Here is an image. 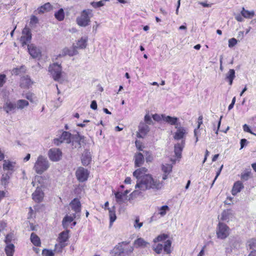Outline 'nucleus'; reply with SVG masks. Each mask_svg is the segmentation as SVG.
I'll return each instance as SVG.
<instances>
[{"mask_svg": "<svg viewBox=\"0 0 256 256\" xmlns=\"http://www.w3.org/2000/svg\"><path fill=\"white\" fill-rule=\"evenodd\" d=\"M28 102L24 100H20L17 101L16 104V108L22 109L24 107L27 106L28 105Z\"/></svg>", "mask_w": 256, "mask_h": 256, "instance_id": "obj_39", "label": "nucleus"}, {"mask_svg": "<svg viewBox=\"0 0 256 256\" xmlns=\"http://www.w3.org/2000/svg\"><path fill=\"white\" fill-rule=\"evenodd\" d=\"M134 162L136 168L141 166L144 162V155L140 152L136 153L134 156Z\"/></svg>", "mask_w": 256, "mask_h": 256, "instance_id": "obj_20", "label": "nucleus"}, {"mask_svg": "<svg viewBox=\"0 0 256 256\" xmlns=\"http://www.w3.org/2000/svg\"><path fill=\"white\" fill-rule=\"evenodd\" d=\"M247 142V140L245 138H243L240 140V149L242 148L244 146Z\"/></svg>", "mask_w": 256, "mask_h": 256, "instance_id": "obj_63", "label": "nucleus"}, {"mask_svg": "<svg viewBox=\"0 0 256 256\" xmlns=\"http://www.w3.org/2000/svg\"><path fill=\"white\" fill-rule=\"evenodd\" d=\"M90 107L92 109L96 110L97 109V103L94 100H92L91 102Z\"/></svg>", "mask_w": 256, "mask_h": 256, "instance_id": "obj_60", "label": "nucleus"}, {"mask_svg": "<svg viewBox=\"0 0 256 256\" xmlns=\"http://www.w3.org/2000/svg\"><path fill=\"white\" fill-rule=\"evenodd\" d=\"M68 230L64 231L60 233L58 237L60 239V243L56 244V249L58 246H60V248L62 249L65 246L64 242L68 240Z\"/></svg>", "mask_w": 256, "mask_h": 256, "instance_id": "obj_13", "label": "nucleus"}, {"mask_svg": "<svg viewBox=\"0 0 256 256\" xmlns=\"http://www.w3.org/2000/svg\"><path fill=\"white\" fill-rule=\"evenodd\" d=\"M144 121L148 124H152L153 122L150 116L148 114L145 116Z\"/></svg>", "mask_w": 256, "mask_h": 256, "instance_id": "obj_55", "label": "nucleus"}, {"mask_svg": "<svg viewBox=\"0 0 256 256\" xmlns=\"http://www.w3.org/2000/svg\"><path fill=\"white\" fill-rule=\"evenodd\" d=\"M72 209L75 212L76 214L80 213L81 210V204L78 198H74L70 204Z\"/></svg>", "mask_w": 256, "mask_h": 256, "instance_id": "obj_16", "label": "nucleus"}, {"mask_svg": "<svg viewBox=\"0 0 256 256\" xmlns=\"http://www.w3.org/2000/svg\"><path fill=\"white\" fill-rule=\"evenodd\" d=\"M238 42L237 40L235 38H232L228 40V46L232 48Z\"/></svg>", "mask_w": 256, "mask_h": 256, "instance_id": "obj_52", "label": "nucleus"}, {"mask_svg": "<svg viewBox=\"0 0 256 256\" xmlns=\"http://www.w3.org/2000/svg\"><path fill=\"white\" fill-rule=\"evenodd\" d=\"M243 129H244V130L246 132H249L251 134H254V135H256V134L252 132L250 128H249V126L246 124H244V126H243Z\"/></svg>", "mask_w": 256, "mask_h": 256, "instance_id": "obj_56", "label": "nucleus"}, {"mask_svg": "<svg viewBox=\"0 0 256 256\" xmlns=\"http://www.w3.org/2000/svg\"><path fill=\"white\" fill-rule=\"evenodd\" d=\"M244 188L242 182L240 181H237L236 182L233 186L232 193L234 196L236 195L238 193L240 192L242 189Z\"/></svg>", "mask_w": 256, "mask_h": 256, "instance_id": "obj_25", "label": "nucleus"}, {"mask_svg": "<svg viewBox=\"0 0 256 256\" xmlns=\"http://www.w3.org/2000/svg\"><path fill=\"white\" fill-rule=\"evenodd\" d=\"M32 40L31 30L30 28L25 27L22 31V36L20 38V41L22 46L28 44Z\"/></svg>", "mask_w": 256, "mask_h": 256, "instance_id": "obj_6", "label": "nucleus"}, {"mask_svg": "<svg viewBox=\"0 0 256 256\" xmlns=\"http://www.w3.org/2000/svg\"><path fill=\"white\" fill-rule=\"evenodd\" d=\"M251 174L250 170H247L246 171L241 174V179L243 180H247L250 178V175Z\"/></svg>", "mask_w": 256, "mask_h": 256, "instance_id": "obj_47", "label": "nucleus"}, {"mask_svg": "<svg viewBox=\"0 0 256 256\" xmlns=\"http://www.w3.org/2000/svg\"><path fill=\"white\" fill-rule=\"evenodd\" d=\"M163 186L162 182L153 178L151 174H148L139 180L138 182H136L135 188L142 191L152 190L154 192H156L160 190Z\"/></svg>", "mask_w": 256, "mask_h": 256, "instance_id": "obj_1", "label": "nucleus"}, {"mask_svg": "<svg viewBox=\"0 0 256 256\" xmlns=\"http://www.w3.org/2000/svg\"><path fill=\"white\" fill-rule=\"evenodd\" d=\"M150 131L149 126L146 124L140 123L138 126V132L137 136L139 138H143Z\"/></svg>", "mask_w": 256, "mask_h": 256, "instance_id": "obj_14", "label": "nucleus"}, {"mask_svg": "<svg viewBox=\"0 0 256 256\" xmlns=\"http://www.w3.org/2000/svg\"><path fill=\"white\" fill-rule=\"evenodd\" d=\"M13 234H8L6 236L5 242L8 244L10 243L11 241L13 238Z\"/></svg>", "mask_w": 256, "mask_h": 256, "instance_id": "obj_53", "label": "nucleus"}, {"mask_svg": "<svg viewBox=\"0 0 256 256\" xmlns=\"http://www.w3.org/2000/svg\"><path fill=\"white\" fill-rule=\"evenodd\" d=\"M54 16L56 20L59 21L64 20V12L62 8H60L58 11L54 13Z\"/></svg>", "mask_w": 256, "mask_h": 256, "instance_id": "obj_38", "label": "nucleus"}, {"mask_svg": "<svg viewBox=\"0 0 256 256\" xmlns=\"http://www.w3.org/2000/svg\"><path fill=\"white\" fill-rule=\"evenodd\" d=\"M88 38H82L80 40H78L76 42V45L74 47L76 48L84 49L86 48L87 45Z\"/></svg>", "mask_w": 256, "mask_h": 256, "instance_id": "obj_29", "label": "nucleus"}, {"mask_svg": "<svg viewBox=\"0 0 256 256\" xmlns=\"http://www.w3.org/2000/svg\"><path fill=\"white\" fill-rule=\"evenodd\" d=\"M175 128H176V131L174 136V139L176 140H182L187 133L186 128L184 127L178 126H176Z\"/></svg>", "mask_w": 256, "mask_h": 256, "instance_id": "obj_11", "label": "nucleus"}, {"mask_svg": "<svg viewBox=\"0 0 256 256\" xmlns=\"http://www.w3.org/2000/svg\"><path fill=\"white\" fill-rule=\"evenodd\" d=\"M26 71V68L24 66H21L20 68H16L12 69V74L14 75H18L21 73L24 72Z\"/></svg>", "mask_w": 256, "mask_h": 256, "instance_id": "obj_40", "label": "nucleus"}, {"mask_svg": "<svg viewBox=\"0 0 256 256\" xmlns=\"http://www.w3.org/2000/svg\"><path fill=\"white\" fill-rule=\"evenodd\" d=\"M163 248V245L160 244H158L155 247L154 246V250L155 252L158 254L162 252Z\"/></svg>", "mask_w": 256, "mask_h": 256, "instance_id": "obj_49", "label": "nucleus"}, {"mask_svg": "<svg viewBox=\"0 0 256 256\" xmlns=\"http://www.w3.org/2000/svg\"><path fill=\"white\" fill-rule=\"evenodd\" d=\"M202 118L203 117L202 116H200L198 118V124L197 128H200V125L202 124Z\"/></svg>", "mask_w": 256, "mask_h": 256, "instance_id": "obj_64", "label": "nucleus"}, {"mask_svg": "<svg viewBox=\"0 0 256 256\" xmlns=\"http://www.w3.org/2000/svg\"><path fill=\"white\" fill-rule=\"evenodd\" d=\"M172 245V242L170 240H166L165 242L163 248L164 251L167 254L171 252L170 248Z\"/></svg>", "mask_w": 256, "mask_h": 256, "instance_id": "obj_42", "label": "nucleus"}, {"mask_svg": "<svg viewBox=\"0 0 256 256\" xmlns=\"http://www.w3.org/2000/svg\"><path fill=\"white\" fill-rule=\"evenodd\" d=\"M172 168V166L171 164H165L162 166V170L164 174H170Z\"/></svg>", "mask_w": 256, "mask_h": 256, "instance_id": "obj_37", "label": "nucleus"}, {"mask_svg": "<svg viewBox=\"0 0 256 256\" xmlns=\"http://www.w3.org/2000/svg\"><path fill=\"white\" fill-rule=\"evenodd\" d=\"M28 50L30 55L33 58H38L41 56V51L40 50L36 47L34 44H28Z\"/></svg>", "mask_w": 256, "mask_h": 256, "instance_id": "obj_12", "label": "nucleus"}, {"mask_svg": "<svg viewBox=\"0 0 256 256\" xmlns=\"http://www.w3.org/2000/svg\"><path fill=\"white\" fill-rule=\"evenodd\" d=\"M233 214L230 209L224 210L221 214L220 220L222 221L228 222L229 220L232 218Z\"/></svg>", "mask_w": 256, "mask_h": 256, "instance_id": "obj_24", "label": "nucleus"}, {"mask_svg": "<svg viewBox=\"0 0 256 256\" xmlns=\"http://www.w3.org/2000/svg\"><path fill=\"white\" fill-rule=\"evenodd\" d=\"M48 156L50 159L53 162L60 160L62 156V152L59 148H54L49 150Z\"/></svg>", "mask_w": 256, "mask_h": 256, "instance_id": "obj_8", "label": "nucleus"}, {"mask_svg": "<svg viewBox=\"0 0 256 256\" xmlns=\"http://www.w3.org/2000/svg\"><path fill=\"white\" fill-rule=\"evenodd\" d=\"M170 210V208L166 205L158 208V214L162 217L164 216Z\"/></svg>", "mask_w": 256, "mask_h": 256, "instance_id": "obj_31", "label": "nucleus"}, {"mask_svg": "<svg viewBox=\"0 0 256 256\" xmlns=\"http://www.w3.org/2000/svg\"><path fill=\"white\" fill-rule=\"evenodd\" d=\"M185 140H182L180 143H177L174 145V152L175 153L176 156L177 158H181V154L183 148L184 146Z\"/></svg>", "mask_w": 256, "mask_h": 256, "instance_id": "obj_21", "label": "nucleus"}, {"mask_svg": "<svg viewBox=\"0 0 256 256\" xmlns=\"http://www.w3.org/2000/svg\"><path fill=\"white\" fill-rule=\"evenodd\" d=\"M242 14H238L235 16V18L238 21L242 22L244 20V18H242Z\"/></svg>", "mask_w": 256, "mask_h": 256, "instance_id": "obj_61", "label": "nucleus"}, {"mask_svg": "<svg viewBox=\"0 0 256 256\" xmlns=\"http://www.w3.org/2000/svg\"><path fill=\"white\" fill-rule=\"evenodd\" d=\"M32 84V82L28 76H24L20 78V86L23 88H28Z\"/></svg>", "mask_w": 256, "mask_h": 256, "instance_id": "obj_15", "label": "nucleus"}, {"mask_svg": "<svg viewBox=\"0 0 256 256\" xmlns=\"http://www.w3.org/2000/svg\"><path fill=\"white\" fill-rule=\"evenodd\" d=\"M143 225V222H140L139 217L137 216L134 223V227L135 229L139 230Z\"/></svg>", "mask_w": 256, "mask_h": 256, "instance_id": "obj_44", "label": "nucleus"}, {"mask_svg": "<svg viewBox=\"0 0 256 256\" xmlns=\"http://www.w3.org/2000/svg\"><path fill=\"white\" fill-rule=\"evenodd\" d=\"M49 167L50 163L47 158L42 156H38L33 168L38 174H41Z\"/></svg>", "mask_w": 256, "mask_h": 256, "instance_id": "obj_3", "label": "nucleus"}, {"mask_svg": "<svg viewBox=\"0 0 256 256\" xmlns=\"http://www.w3.org/2000/svg\"><path fill=\"white\" fill-rule=\"evenodd\" d=\"M11 174L12 172H8L6 173L2 174L1 180L2 184L6 185L8 183Z\"/></svg>", "mask_w": 256, "mask_h": 256, "instance_id": "obj_41", "label": "nucleus"}, {"mask_svg": "<svg viewBox=\"0 0 256 256\" xmlns=\"http://www.w3.org/2000/svg\"><path fill=\"white\" fill-rule=\"evenodd\" d=\"M152 118H153V119L154 120L157 121V122H159L161 120H162V115H160V114H153L152 115Z\"/></svg>", "mask_w": 256, "mask_h": 256, "instance_id": "obj_58", "label": "nucleus"}, {"mask_svg": "<svg viewBox=\"0 0 256 256\" xmlns=\"http://www.w3.org/2000/svg\"><path fill=\"white\" fill-rule=\"evenodd\" d=\"M30 240L36 246H40V240L38 236L34 233L32 232L30 236Z\"/></svg>", "mask_w": 256, "mask_h": 256, "instance_id": "obj_35", "label": "nucleus"}, {"mask_svg": "<svg viewBox=\"0 0 256 256\" xmlns=\"http://www.w3.org/2000/svg\"><path fill=\"white\" fill-rule=\"evenodd\" d=\"M92 16L93 14L91 10H84L82 11L80 15L76 18V24L80 26L86 27L90 24V18Z\"/></svg>", "mask_w": 256, "mask_h": 256, "instance_id": "obj_2", "label": "nucleus"}, {"mask_svg": "<svg viewBox=\"0 0 256 256\" xmlns=\"http://www.w3.org/2000/svg\"><path fill=\"white\" fill-rule=\"evenodd\" d=\"M114 206H113L112 208H108L109 211V216L110 219V225L116 220V216L114 211Z\"/></svg>", "mask_w": 256, "mask_h": 256, "instance_id": "obj_36", "label": "nucleus"}, {"mask_svg": "<svg viewBox=\"0 0 256 256\" xmlns=\"http://www.w3.org/2000/svg\"><path fill=\"white\" fill-rule=\"evenodd\" d=\"M44 194L40 188H37L35 192L32 194L34 200L36 202H40L42 201Z\"/></svg>", "mask_w": 256, "mask_h": 256, "instance_id": "obj_17", "label": "nucleus"}, {"mask_svg": "<svg viewBox=\"0 0 256 256\" xmlns=\"http://www.w3.org/2000/svg\"><path fill=\"white\" fill-rule=\"evenodd\" d=\"M71 136L72 134L70 132H63L59 138H55L54 140V142L57 146L60 145L61 143L64 142L69 144L70 142Z\"/></svg>", "mask_w": 256, "mask_h": 256, "instance_id": "obj_9", "label": "nucleus"}, {"mask_svg": "<svg viewBox=\"0 0 256 256\" xmlns=\"http://www.w3.org/2000/svg\"><path fill=\"white\" fill-rule=\"evenodd\" d=\"M16 108V104L12 103L10 102L7 101L4 104L3 106L4 110L7 113H14Z\"/></svg>", "mask_w": 256, "mask_h": 256, "instance_id": "obj_18", "label": "nucleus"}, {"mask_svg": "<svg viewBox=\"0 0 256 256\" xmlns=\"http://www.w3.org/2000/svg\"><path fill=\"white\" fill-rule=\"evenodd\" d=\"M198 129L199 128H196L194 129V137L196 138V142L195 143L196 144L198 140V135H199V130H198Z\"/></svg>", "mask_w": 256, "mask_h": 256, "instance_id": "obj_59", "label": "nucleus"}, {"mask_svg": "<svg viewBox=\"0 0 256 256\" xmlns=\"http://www.w3.org/2000/svg\"><path fill=\"white\" fill-rule=\"evenodd\" d=\"M167 238H168V235L164 234H160L154 240V242H161L166 240Z\"/></svg>", "mask_w": 256, "mask_h": 256, "instance_id": "obj_46", "label": "nucleus"}, {"mask_svg": "<svg viewBox=\"0 0 256 256\" xmlns=\"http://www.w3.org/2000/svg\"><path fill=\"white\" fill-rule=\"evenodd\" d=\"M62 68L58 63L50 64L48 67V72L55 81H59L62 76Z\"/></svg>", "mask_w": 256, "mask_h": 256, "instance_id": "obj_5", "label": "nucleus"}, {"mask_svg": "<svg viewBox=\"0 0 256 256\" xmlns=\"http://www.w3.org/2000/svg\"><path fill=\"white\" fill-rule=\"evenodd\" d=\"M148 170L144 167L138 168L133 172V176L137 180L136 182H138V180H142V178L148 174H146Z\"/></svg>", "mask_w": 256, "mask_h": 256, "instance_id": "obj_10", "label": "nucleus"}, {"mask_svg": "<svg viewBox=\"0 0 256 256\" xmlns=\"http://www.w3.org/2000/svg\"><path fill=\"white\" fill-rule=\"evenodd\" d=\"M128 242H122L119 243L114 247V254H118L119 256H120L124 252V249L122 247V244L127 245L128 244Z\"/></svg>", "mask_w": 256, "mask_h": 256, "instance_id": "obj_26", "label": "nucleus"}, {"mask_svg": "<svg viewBox=\"0 0 256 256\" xmlns=\"http://www.w3.org/2000/svg\"><path fill=\"white\" fill-rule=\"evenodd\" d=\"M42 256H54V252L52 250L44 249L42 252Z\"/></svg>", "mask_w": 256, "mask_h": 256, "instance_id": "obj_50", "label": "nucleus"}, {"mask_svg": "<svg viewBox=\"0 0 256 256\" xmlns=\"http://www.w3.org/2000/svg\"><path fill=\"white\" fill-rule=\"evenodd\" d=\"M52 10V6L50 2H47L44 4L40 6L37 9L38 14H44L45 12H48Z\"/></svg>", "mask_w": 256, "mask_h": 256, "instance_id": "obj_27", "label": "nucleus"}, {"mask_svg": "<svg viewBox=\"0 0 256 256\" xmlns=\"http://www.w3.org/2000/svg\"><path fill=\"white\" fill-rule=\"evenodd\" d=\"M116 200L118 202L122 204L124 202L123 198L124 197L122 193L116 192L114 194Z\"/></svg>", "mask_w": 256, "mask_h": 256, "instance_id": "obj_45", "label": "nucleus"}, {"mask_svg": "<svg viewBox=\"0 0 256 256\" xmlns=\"http://www.w3.org/2000/svg\"><path fill=\"white\" fill-rule=\"evenodd\" d=\"M75 48H76L74 47L72 50H70L68 48H65L64 50V52L66 54H67L70 56H73L74 55L78 53Z\"/></svg>", "mask_w": 256, "mask_h": 256, "instance_id": "obj_48", "label": "nucleus"}, {"mask_svg": "<svg viewBox=\"0 0 256 256\" xmlns=\"http://www.w3.org/2000/svg\"><path fill=\"white\" fill-rule=\"evenodd\" d=\"M199 4L206 8H210L212 6V4H207L205 2H200Z\"/></svg>", "mask_w": 256, "mask_h": 256, "instance_id": "obj_62", "label": "nucleus"}, {"mask_svg": "<svg viewBox=\"0 0 256 256\" xmlns=\"http://www.w3.org/2000/svg\"><path fill=\"white\" fill-rule=\"evenodd\" d=\"M91 4L94 8H99L102 6L104 5V2L103 0H100L98 2H92Z\"/></svg>", "mask_w": 256, "mask_h": 256, "instance_id": "obj_51", "label": "nucleus"}, {"mask_svg": "<svg viewBox=\"0 0 256 256\" xmlns=\"http://www.w3.org/2000/svg\"><path fill=\"white\" fill-rule=\"evenodd\" d=\"M91 154L88 150H85L82 156V162L84 166H88L91 162Z\"/></svg>", "mask_w": 256, "mask_h": 256, "instance_id": "obj_23", "label": "nucleus"}, {"mask_svg": "<svg viewBox=\"0 0 256 256\" xmlns=\"http://www.w3.org/2000/svg\"><path fill=\"white\" fill-rule=\"evenodd\" d=\"M240 14L246 18H250L254 15V12L253 10L248 11L245 10L244 8H242Z\"/></svg>", "mask_w": 256, "mask_h": 256, "instance_id": "obj_33", "label": "nucleus"}, {"mask_svg": "<svg viewBox=\"0 0 256 256\" xmlns=\"http://www.w3.org/2000/svg\"><path fill=\"white\" fill-rule=\"evenodd\" d=\"M80 216V214H74L72 216H68L66 215L64 217L62 220V226L64 228H67L68 226V224L72 222L77 217L79 218Z\"/></svg>", "mask_w": 256, "mask_h": 256, "instance_id": "obj_19", "label": "nucleus"}, {"mask_svg": "<svg viewBox=\"0 0 256 256\" xmlns=\"http://www.w3.org/2000/svg\"><path fill=\"white\" fill-rule=\"evenodd\" d=\"M148 243L146 242L142 238H138L134 242V244L136 248L145 247Z\"/></svg>", "mask_w": 256, "mask_h": 256, "instance_id": "obj_32", "label": "nucleus"}, {"mask_svg": "<svg viewBox=\"0 0 256 256\" xmlns=\"http://www.w3.org/2000/svg\"><path fill=\"white\" fill-rule=\"evenodd\" d=\"M6 76L4 74H0V88L3 86L6 82Z\"/></svg>", "mask_w": 256, "mask_h": 256, "instance_id": "obj_54", "label": "nucleus"}, {"mask_svg": "<svg viewBox=\"0 0 256 256\" xmlns=\"http://www.w3.org/2000/svg\"><path fill=\"white\" fill-rule=\"evenodd\" d=\"M24 97L28 100H30V102H33V94L31 92H27L26 94Z\"/></svg>", "mask_w": 256, "mask_h": 256, "instance_id": "obj_57", "label": "nucleus"}, {"mask_svg": "<svg viewBox=\"0 0 256 256\" xmlns=\"http://www.w3.org/2000/svg\"><path fill=\"white\" fill-rule=\"evenodd\" d=\"M230 228L225 224L219 222L216 230V234L218 238L226 239L230 234Z\"/></svg>", "mask_w": 256, "mask_h": 256, "instance_id": "obj_4", "label": "nucleus"}, {"mask_svg": "<svg viewBox=\"0 0 256 256\" xmlns=\"http://www.w3.org/2000/svg\"><path fill=\"white\" fill-rule=\"evenodd\" d=\"M235 71L234 69H230L226 74V79L229 82L230 85L232 84L233 80L234 78Z\"/></svg>", "mask_w": 256, "mask_h": 256, "instance_id": "obj_30", "label": "nucleus"}, {"mask_svg": "<svg viewBox=\"0 0 256 256\" xmlns=\"http://www.w3.org/2000/svg\"><path fill=\"white\" fill-rule=\"evenodd\" d=\"M14 165L15 162L4 160V161L3 169L4 170H8L12 173L14 171Z\"/></svg>", "mask_w": 256, "mask_h": 256, "instance_id": "obj_28", "label": "nucleus"}, {"mask_svg": "<svg viewBox=\"0 0 256 256\" xmlns=\"http://www.w3.org/2000/svg\"><path fill=\"white\" fill-rule=\"evenodd\" d=\"M247 247L250 250L256 249V239L252 238L247 242Z\"/></svg>", "mask_w": 256, "mask_h": 256, "instance_id": "obj_43", "label": "nucleus"}, {"mask_svg": "<svg viewBox=\"0 0 256 256\" xmlns=\"http://www.w3.org/2000/svg\"><path fill=\"white\" fill-rule=\"evenodd\" d=\"M5 252L7 256H13L14 252V246L12 244H7L5 248Z\"/></svg>", "mask_w": 256, "mask_h": 256, "instance_id": "obj_34", "label": "nucleus"}, {"mask_svg": "<svg viewBox=\"0 0 256 256\" xmlns=\"http://www.w3.org/2000/svg\"><path fill=\"white\" fill-rule=\"evenodd\" d=\"M76 178L80 182H84L86 181L89 176V172L88 170L80 166L78 168L76 172Z\"/></svg>", "mask_w": 256, "mask_h": 256, "instance_id": "obj_7", "label": "nucleus"}, {"mask_svg": "<svg viewBox=\"0 0 256 256\" xmlns=\"http://www.w3.org/2000/svg\"><path fill=\"white\" fill-rule=\"evenodd\" d=\"M162 120L170 125L178 126V118L176 117H172L169 116L162 114Z\"/></svg>", "mask_w": 256, "mask_h": 256, "instance_id": "obj_22", "label": "nucleus"}]
</instances>
